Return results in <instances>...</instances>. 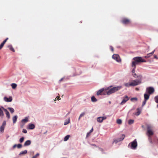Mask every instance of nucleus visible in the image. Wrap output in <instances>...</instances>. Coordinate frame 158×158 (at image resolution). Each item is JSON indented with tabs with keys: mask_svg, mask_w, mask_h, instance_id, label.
<instances>
[{
	"mask_svg": "<svg viewBox=\"0 0 158 158\" xmlns=\"http://www.w3.org/2000/svg\"><path fill=\"white\" fill-rule=\"evenodd\" d=\"M133 61L132 62L131 66L132 67L136 68V64H139L141 62H145L146 61L143 59L141 57H136L133 59Z\"/></svg>",
	"mask_w": 158,
	"mask_h": 158,
	"instance_id": "obj_1",
	"label": "nucleus"
},
{
	"mask_svg": "<svg viewBox=\"0 0 158 158\" xmlns=\"http://www.w3.org/2000/svg\"><path fill=\"white\" fill-rule=\"evenodd\" d=\"M121 88V86H119L117 87H114L110 89H109L108 88H106V94L107 95H110L120 90Z\"/></svg>",
	"mask_w": 158,
	"mask_h": 158,
	"instance_id": "obj_2",
	"label": "nucleus"
},
{
	"mask_svg": "<svg viewBox=\"0 0 158 158\" xmlns=\"http://www.w3.org/2000/svg\"><path fill=\"white\" fill-rule=\"evenodd\" d=\"M131 144L130 148H131L133 149H135L137 146V143L136 139H135L133 141L130 143L128 146Z\"/></svg>",
	"mask_w": 158,
	"mask_h": 158,
	"instance_id": "obj_3",
	"label": "nucleus"
},
{
	"mask_svg": "<svg viewBox=\"0 0 158 158\" xmlns=\"http://www.w3.org/2000/svg\"><path fill=\"white\" fill-rule=\"evenodd\" d=\"M106 89L102 88L99 90L97 92V95H105L106 94Z\"/></svg>",
	"mask_w": 158,
	"mask_h": 158,
	"instance_id": "obj_4",
	"label": "nucleus"
},
{
	"mask_svg": "<svg viewBox=\"0 0 158 158\" xmlns=\"http://www.w3.org/2000/svg\"><path fill=\"white\" fill-rule=\"evenodd\" d=\"M141 83V81L138 80H135L131 82V86H134L137 85Z\"/></svg>",
	"mask_w": 158,
	"mask_h": 158,
	"instance_id": "obj_5",
	"label": "nucleus"
},
{
	"mask_svg": "<svg viewBox=\"0 0 158 158\" xmlns=\"http://www.w3.org/2000/svg\"><path fill=\"white\" fill-rule=\"evenodd\" d=\"M147 134L148 136H150L153 134V132L151 129V127L149 126L147 127Z\"/></svg>",
	"mask_w": 158,
	"mask_h": 158,
	"instance_id": "obj_6",
	"label": "nucleus"
},
{
	"mask_svg": "<svg viewBox=\"0 0 158 158\" xmlns=\"http://www.w3.org/2000/svg\"><path fill=\"white\" fill-rule=\"evenodd\" d=\"M146 91L149 94H152L154 93V89L153 88L150 87L147 88Z\"/></svg>",
	"mask_w": 158,
	"mask_h": 158,
	"instance_id": "obj_7",
	"label": "nucleus"
},
{
	"mask_svg": "<svg viewBox=\"0 0 158 158\" xmlns=\"http://www.w3.org/2000/svg\"><path fill=\"white\" fill-rule=\"evenodd\" d=\"M121 22L124 24H128L130 23L131 21L129 19L124 18L122 20Z\"/></svg>",
	"mask_w": 158,
	"mask_h": 158,
	"instance_id": "obj_8",
	"label": "nucleus"
},
{
	"mask_svg": "<svg viewBox=\"0 0 158 158\" xmlns=\"http://www.w3.org/2000/svg\"><path fill=\"white\" fill-rule=\"evenodd\" d=\"M6 122L5 121H4L2 126L0 127V132H1L2 133L3 132L5 128V127L6 125Z\"/></svg>",
	"mask_w": 158,
	"mask_h": 158,
	"instance_id": "obj_9",
	"label": "nucleus"
},
{
	"mask_svg": "<svg viewBox=\"0 0 158 158\" xmlns=\"http://www.w3.org/2000/svg\"><path fill=\"white\" fill-rule=\"evenodd\" d=\"M113 59L116 60L117 62H120L121 61L119 56L117 54H114L112 56Z\"/></svg>",
	"mask_w": 158,
	"mask_h": 158,
	"instance_id": "obj_10",
	"label": "nucleus"
},
{
	"mask_svg": "<svg viewBox=\"0 0 158 158\" xmlns=\"http://www.w3.org/2000/svg\"><path fill=\"white\" fill-rule=\"evenodd\" d=\"M106 118V116L98 117L97 118V121L99 123H102L104 120Z\"/></svg>",
	"mask_w": 158,
	"mask_h": 158,
	"instance_id": "obj_11",
	"label": "nucleus"
},
{
	"mask_svg": "<svg viewBox=\"0 0 158 158\" xmlns=\"http://www.w3.org/2000/svg\"><path fill=\"white\" fill-rule=\"evenodd\" d=\"M125 137V135H122L121 138H119L117 139L114 140L113 142V143H117L118 142L123 140L124 139Z\"/></svg>",
	"mask_w": 158,
	"mask_h": 158,
	"instance_id": "obj_12",
	"label": "nucleus"
},
{
	"mask_svg": "<svg viewBox=\"0 0 158 158\" xmlns=\"http://www.w3.org/2000/svg\"><path fill=\"white\" fill-rule=\"evenodd\" d=\"M129 98L127 96H126L125 97L123 98V101L121 102V105H123L128 100Z\"/></svg>",
	"mask_w": 158,
	"mask_h": 158,
	"instance_id": "obj_13",
	"label": "nucleus"
},
{
	"mask_svg": "<svg viewBox=\"0 0 158 158\" xmlns=\"http://www.w3.org/2000/svg\"><path fill=\"white\" fill-rule=\"evenodd\" d=\"M2 108L3 110H4L5 112L6 116L8 118V119H9L10 118V113L6 109L4 108L3 107H2Z\"/></svg>",
	"mask_w": 158,
	"mask_h": 158,
	"instance_id": "obj_14",
	"label": "nucleus"
},
{
	"mask_svg": "<svg viewBox=\"0 0 158 158\" xmlns=\"http://www.w3.org/2000/svg\"><path fill=\"white\" fill-rule=\"evenodd\" d=\"M4 99V100L6 102H11L12 100V97H10L8 98L6 97H5Z\"/></svg>",
	"mask_w": 158,
	"mask_h": 158,
	"instance_id": "obj_15",
	"label": "nucleus"
},
{
	"mask_svg": "<svg viewBox=\"0 0 158 158\" xmlns=\"http://www.w3.org/2000/svg\"><path fill=\"white\" fill-rule=\"evenodd\" d=\"M8 40V38H6V39L0 45V49H1L2 48L5 43Z\"/></svg>",
	"mask_w": 158,
	"mask_h": 158,
	"instance_id": "obj_16",
	"label": "nucleus"
},
{
	"mask_svg": "<svg viewBox=\"0 0 158 158\" xmlns=\"http://www.w3.org/2000/svg\"><path fill=\"white\" fill-rule=\"evenodd\" d=\"M137 111L135 113V114L136 116L139 115L141 113V109L140 108H138L137 109Z\"/></svg>",
	"mask_w": 158,
	"mask_h": 158,
	"instance_id": "obj_17",
	"label": "nucleus"
},
{
	"mask_svg": "<svg viewBox=\"0 0 158 158\" xmlns=\"http://www.w3.org/2000/svg\"><path fill=\"white\" fill-rule=\"evenodd\" d=\"M31 143V141L30 140H27L24 143V146H27L30 145Z\"/></svg>",
	"mask_w": 158,
	"mask_h": 158,
	"instance_id": "obj_18",
	"label": "nucleus"
},
{
	"mask_svg": "<svg viewBox=\"0 0 158 158\" xmlns=\"http://www.w3.org/2000/svg\"><path fill=\"white\" fill-rule=\"evenodd\" d=\"M2 107H0V117H3L4 115V114L3 111V110L2 109Z\"/></svg>",
	"mask_w": 158,
	"mask_h": 158,
	"instance_id": "obj_19",
	"label": "nucleus"
},
{
	"mask_svg": "<svg viewBox=\"0 0 158 158\" xmlns=\"http://www.w3.org/2000/svg\"><path fill=\"white\" fill-rule=\"evenodd\" d=\"M17 118L18 117L17 115H15L13 117L12 120L14 124L16 122L17 120Z\"/></svg>",
	"mask_w": 158,
	"mask_h": 158,
	"instance_id": "obj_20",
	"label": "nucleus"
},
{
	"mask_svg": "<svg viewBox=\"0 0 158 158\" xmlns=\"http://www.w3.org/2000/svg\"><path fill=\"white\" fill-rule=\"evenodd\" d=\"M144 98L145 101L147 100L149 98V95L148 94H144Z\"/></svg>",
	"mask_w": 158,
	"mask_h": 158,
	"instance_id": "obj_21",
	"label": "nucleus"
},
{
	"mask_svg": "<svg viewBox=\"0 0 158 158\" xmlns=\"http://www.w3.org/2000/svg\"><path fill=\"white\" fill-rule=\"evenodd\" d=\"M8 48H9L10 49V50L11 51H12L13 52H15V50L12 46L11 45H10L8 46Z\"/></svg>",
	"mask_w": 158,
	"mask_h": 158,
	"instance_id": "obj_22",
	"label": "nucleus"
},
{
	"mask_svg": "<svg viewBox=\"0 0 158 158\" xmlns=\"http://www.w3.org/2000/svg\"><path fill=\"white\" fill-rule=\"evenodd\" d=\"M35 127V125L33 124H30L28 127L29 129H33Z\"/></svg>",
	"mask_w": 158,
	"mask_h": 158,
	"instance_id": "obj_23",
	"label": "nucleus"
},
{
	"mask_svg": "<svg viewBox=\"0 0 158 158\" xmlns=\"http://www.w3.org/2000/svg\"><path fill=\"white\" fill-rule=\"evenodd\" d=\"M28 118L27 117H26L24 119H23L22 120L21 122L26 123L27 122H28Z\"/></svg>",
	"mask_w": 158,
	"mask_h": 158,
	"instance_id": "obj_24",
	"label": "nucleus"
},
{
	"mask_svg": "<svg viewBox=\"0 0 158 158\" xmlns=\"http://www.w3.org/2000/svg\"><path fill=\"white\" fill-rule=\"evenodd\" d=\"M154 99H155V102L156 103H158V96H156L154 98ZM157 107L158 108V104L157 105Z\"/></svg>",
	"mask_w": 158,
	"mask_h": 158,
	"instance_id": "obj_25",
	"label": "nucleus"
},
{
	"mask_svg": "<svg viewBox=\"0 0 158 158\" xmlns=\"http://www.w3.org/2000/svg\"><path fill=\"white\" fill-rule=\"evenodd\" d=\"M27 153V150H25L23 151H22V152H21L20 153L19 155H22L23 154H26Z\"/></svg>",
	"mask_w": 158,
	"mask_h": 158,
	"instance_id": "obj_26",
	"label": "nucleus"
},
{
	"mask_svg": "<svg viewBox=\"0 0 158 158\" xmlns=\"http://www.w3.org/2000/svg\"><path fill=\"white\" fill-rule=\"evenodd\" d=\"M91 100L93 102H95L97 101V99L94 96H93L91 97Z\"/></svg>",
	"mask_w": 158,
	"mask_h": 158,
	"instance_id": "obj_27",
	"label": "nucleus"
},
{
	"mask_svg": "<svg viewBox=\"0 0 158 158\" xmlns=\"http://www.w3.org/2000/svg\"><path fill=\"white\" fill-rule=\"evenodd\" d=\"M8 109L10 111L11 113H13L15 111L14 109L12 108L8 107Z\"/></svg>",
	"mask_w": 158,
	"mask_h": 158,
	"instance_id": "obj_28",
	"label": "nucleus"
},
{
	"mask_svg": "<svg viewBox=\"0 0 158 158\" xmlns=\"http://www.w3.org/2000/svg\"><path fill=\"white\" fill-rule=\"evenodd\" d=\"M136 78H139V79H138V80H141H141L142 79V76L141 75H139L137 76Z\"/></svg>",
	"mask_w": 158,
	"mask_h": 158,
	"instance_id": "obj_29",
	"label": "nucleus"
},
{
	"mask_svg": "<svg viewBox=\"0 0 158 158\" xmlns=\"http://www.w3.org/2000/svg\"><path fill=\"white\" fill-rule=\"evenodd\" d=\"M12 88L13 89L16 88L17 86V85L15 83H13L11 85Z\"/></svg>",
	"mask_w": 158,
	"mask_h": 158,
	"instance_id": "obj_30",
	"label": "nucleus"
},
{
	"mask_svg": "<svg viewBox=\"0 0 158 158\" xmlns=\"http://www.w3.org/2000/svg\"><path fill=\"white\" fill-rule=\"evenodd\" d=\"M134 120L132 119H130L128 121V123L129 124H131L134 123Z\"/></svg>",
	"mask_w": 158,
	"mask_h": 158,
	"instance_id": "obj_31",
	"label": "nucleus"
},
{
	"mask_svg": "<svg viewBox=\"0 0 158 158\" xmlns=\"http://www.w3.org/2000/svg\"><path fill=\"white\" fill-rule=\"evenodd\" d=\"M116 122L118 124H121L122 123V121L120 119H118L117 120Z\"/></svg>",
	"mask_w": 158,
	"mask_h": 158,
	"instance_id": "obj_32",
	"label": "nucleus"
},
{
	"mask_svg": "<svg viewBox=\"0 0 158 158\" xmlns=\"http://www.w3.org/2000/svg\"><path fill=\"white\" fill-rule=\"evenodd\" d=\"M138 100V99L136 98H132L131 99V101L132 102H133L134 101H137Z\"/></svg>",
	"mask_w": 158,
	"mask_h": 158,
	"instance_id": "obj_33",
	"label": "nucleus"
},
{
	"mask_svg": "<svg viewBox=\"0 0 158 158\" xmlns=\"http://www.w3.org/2000/svg\"><path fill=\"white\" fill-rule=\"evenodd\" d=\"M69 137L70 136L69 135H67L66 136L64 139V140L65 141H67L69 139Z\"/></svg>",
	"mask_w": 158,
	"mask_h": 158,
	"instance_id": "obj_34",
	"label": "nucleus"
},
{
	"mask_svg": "<svg viewBox=\"0 0 158 158\" xmlns=\"http://www.w3.org/2000/svg\"><path fill=\"white\" fill-rule=\"evenodd\" d=\"M24 137H22V138H21L19 139V142L20 143H22L24 141Z\"/></svg>",
	"mask_w": 158,
	"mask_h": 158,
	"instance_id": "obj_35",
	"label": "nucleus"
},
{
	"mask_svg": "<svg viewBox=\"0 0 158 158\" xmlns=\"http://www.w3.org/2000/svg\"><path fill=\"white\" fill-rule=\"evenodd\" d=\"M70 122V119L69 118L68 119V120L67 121H65L64 122V125H65L67 124H68Z\"/></svg>",
	"mask_w": 158,
	"mask_h": 158,
	"instance_id": "obj_36",
	"label": "nucleus"
},
{
	"mask_svg": "<svg viewBox=\"0 0 158 158\" xmlns=\"http://www.w3.org/2000/svg\"><path fill=\"white\" fill-rule=\"evenodd\" d=\"M125 85L127 87H128L130 86H131V83H126L125 84Z\"/></svg>",
	"mask_w": 158,
	"mask_h": 158,
	"instance_id": "obj_37",
	"label": "nucleus"
},
{
	"mask_svg": "<svg viewBox=\"0 0 158 158\" xmlns=\"http://www.w3.org/2000/svg\"><path fill=\"white\" fill-rule=\"evenodd\" d=\"M65 79L64 77H63L61 78L60 80L59 81V83H60L62 81H64V80Z\"/></svg>",
	"mask_w": 158,
	"mask_h": 158,
	"instance_id": "obj_38",
	"label": "nucleus"
},
{
	"mask_svg": "<svg viewBox=\"0 0 158 158\" xmlns=\"http://www.w3.org/2000/svg\"><path fill=\"white\" fill-rule=\"evenodd\" d=\"M40 155V154L39 153H37L36 155H35V156H33L32 158H36L37 157H38V156H39Z\"/></svg>",
	"mask_w": 158,
	"mask_h": 158,
	"instance_id": "obj_39",
	"label": "nucleus"
},
{
	"mask_svg": "<svg viewBox=\"0 0 158 158\" xmlns=\"http://www.w3.org/2000/svg\"><path fill=\"white\" fill-rule=\"evenodd\" d=\"M17 147L18 148H21L22 147V145L21 144H19L17 145Z\"/></svg>",
	"mask_w": 158,
	"mask_h": 158,
	"instance_id": "obj_40",
	"label": "nucleus"
},
{
	"mask_svg": "<svg viewBox=\"0 0 158 158\" xmlns=\"http://www.w3.org/2000/svg\"><path fill=\"white\" fill-rule=\"evenodd\" d=\"M132 75L133 76V77H134L135 78H136V77L137 76V75H136V74L134 73H132Z\"/></svg>",
	"mask_w": 158,
	"mask_h": 158,
	"instance_id": "obj_41",
	"label": "nucleus"
},
{
	"mask_svg": "<svg viewBox=\"0 0 158 158\" xmlns=\"http://www.w3.org/2000/svg\"><path fill=\"white\" fill-rule=\"evenodd\" d=\"M85 114V113L83 112L80 114V117H82Z\"/></svg>",
	"mask_w": 158,
	"mask_h": 158,
	"instance_id": "obj_42",
	"label": "nucleus"
},
{
	"mask_svg": "<svg viewBox=\"0 0 158 158\" xmlns=\"http://www.w3.org/2000/svg\"><path fill=\"white\" fill-rule=\"evenodd\" d=\"M22 132L24 133H27V131L25 129H23Z\"/></svg>",
	"mask_w": 158,
	"mask_h": 158,
	"instance_id": "obj_43",
	"label": "nucleus"
},
{
	"mask_svg": "<svg viewBox=\"0 0 158 158\" xmlns=\"http://www.w3.org/2000/svg\"><path fill=\"white\" fill-rule=\"evenodd\" d=\"M55 99L56 100L60 99V96L56 97L55 98Z\"/></svg>",
	"mask_w": 158,
	"mask_h": 158,
	"instance_id": "obj_44",
	"label": "nucleus"
},
{
	"mask_svg": "<svg viewBox=\"0 0 158 158\" xmlns=\"http://www.w3.org/2000/svg\"><path fill=\"white\" fill-rule=\"evenodd\" d=\"M146 101H145V100L143 102V103H142V105L143 106H144L145 105V104H146Z\"/></svg>",
	"mask_w": 158,
	"mask_h": 158,
	"instance_id": "obj_45",
	"label": "nucleus"
},
{
	"mask_svg": "<svg viewBox=\"0 0 158 158\" xmlns=\"http://www.w3.org/2000/svg\"><path fill=\"white\" fill-rule=\"evenodd\" d=\"M135 67H134V69H133V70H132V73H135Z\"/></svg>",
	"mask_w": 158,
	"mask_h": 158,
	"instance_id": "obj_46",
	"label": "nucleus"
},
{
	"mask_svg": "<svg viewBox=\"0 0 158 158\" xmlns=\"http://www.w3.org/2000/svg\"><path fill=\"white\" fill-rule=\"evenodd\" d=\"M150 55H148V54L147 56H146L145 57V58H148V57H150Z\"/></svg>",
	"mask_w": 158,
	"mask_h": 158,
	"instance_id": "obj_47",
	"label": "nucleus"
},
{
	"mask_svg": "<svg viewBox=\"0 0 158 158\" xmlns=\"http://www.w3.org/2000/svg\"><path fill=\"white\" fill-rule=\"evenodd\" d=\"M155 52V50H154V51H153V52H151V53H149L148 54V55H153L154 53Z\"/></svg>",
	"mask_w": 158,
	"mask_h": 158,
	"instance_id": "obj_48",
	"label": "nucleus"
},
{
	"mask_svg": "<svg viewBox=\"0 0 158 158\" xmlns=\"http://www.w3.org/2000/svg\"><path fill=\"white\" fill-rule=\"evenodd\" d=\"M149 140L150 141V142L152 143V141L151 137H150V136H149Z\"/></svg>",
	"mask_w": 158,
	"mask_h": 158,
	"instance_id": "obj_49",
	"label": "nucleus"
},
{
	"mask_svg": "<svg viewBox=\"0 0 158 158\" xmlns=\"http://www.w3.org/2000/svg\"><path fill=\"white\" fill-rule=\"evenodd\" d=\"M17 147V144H15V145H14L13 146V148H16V147Z\"/></svg>",
	"mask_w": 158,
	"mask_h": 158,
	"instance_id": "obj_50",
	"label": "nucleus"
},
{
	"mask_svg": "<svg viewBox=\"0 0 158 158\" xmlns=\"http://www.w3.org/2000/svg\"><path fill=\"white\" fill-rule=\"evenodd\" d=\"M93 130H93V128H92V129L90 130V131H89V132L90 133H91V132H92L93 131Z\"/></svg>",
	"mask_w": 158,
	"mask_h": 158,
	"instance_id": "obj_51",
	"label": "nucleus"
},
{
	"mask_svg": "<svg viewBox=\"0 0 158 158\" xmlns=\"http://www.w3.org/2000/svg\"><path fill=\"white\" fill-rule=\"evenodd\" d=\"M110 49H111V50L113 52V51H114V48H113L112 47V46H110Z\"/></svg>",
	"mask_w": 158,
	"mask_h": 158,
	"instance_id": "obj_52",
	"label": "nucleus"
},
{
	"mask_svg": "<svg viewBox=\"0 0 158 158\" xmlns=\"http://www.w3.org/2000/svg\"><path fill=\"white\" fill-rule=\"evenodd\" d=\"M90 134V133L89 132L87 134V136H88L89 135V134Z\"/></svg>",
	"mask_w": 158,
	"mask_h": 158,
	"instance_id": "obj_53",
	"label": "nucleus"
},
{
	"mask_svg": "<svg viewBox=\"0 0 158 158\" xmlns=\"http://www.w3.org/2000/svg\"><path fill=\"white\" fill-rule=\"evenodd\" d=\"M154 58H155L157 59V57L156 56V55H155V56H154Z\"/></svg>",
	"mask_w": 158,
	"mask_h": 158,
	"instance_id": "obj_54",
	"label": "nucleus"
},
{
	"mask_svg": "<svg viewBox=\"0 0 158 158\" xmlns=\"http://www.w3.org/2000/svg\"><path fill=\"white\" fill-rule=\"evenodd\" d=\"M81 117H80V116H79V118H78V120H79L80 119V118Z\"/></svg>",
	"mask_w": 158,
	"mask_h": 158,
	"instance_id": "obj_55",
	"label": "nucleus"
},
{
	"mask_svg": "<svg viewBox=\"0 0 158 158\" xmlns=\"http://www.w3.org/2000/svg\"><path fill=\"white\" fill-rule=\"evenodd\" d=\"M136 89L137 90H138L139 89L137 88H136Z\"/></svg>",
	"mask_w": 158,
	"mask_h": 158,
	"instance_id": "obj_56",
	"label": "nucleus"
},
{
	"mask_svg": "<svg viewBox=\"0 0 158 158\" xmlns=\"http://www.w3.org/2000/svg\"><path fill=\"white\" fill-rule=\"evenodd\" d=\"M109 103H111V102H110V101H109Z\"/></svg>",
	"mask_w": 158,
	"mask_h": 158,
	"instance_id": "obj_57",
	"label": "nucleus"
}]
</instances>
